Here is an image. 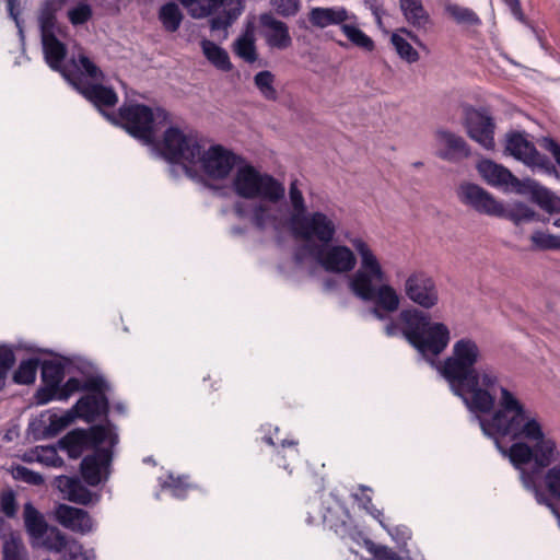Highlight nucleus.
<instances>
[{"instance_id": "nucleus-45", "label": "nucleus", "mask_w": 560, "mask_h": 560, "mask_svg": "<svg viewBox=\"0 0 560 560\" xmlns=\"http://www.w3.org/2000/svg\"><path fill=\"white\" fill-rule=\"evenodd\" d=\"M60 9L56 5L45 1L40 14H39V27H40V37H46L49 34H55L56 28V13Z\"/></svg>"}, {"instance_id": "nucleus-44", "label": "nucleus", "mask_w": 560, "mask_h": 560, "mask_svg": "<svg viewBox=\"0 0 560 560\" xmlns=\"http://www.w3.org/2000/svg\"><path fill=\"white\" fill-rule=\"evenodd\" d=\"M81 389V382L77 377H70L63 385L61 383L56 390L46 397L39 398V404L44 405L50 400H67L71 395Z\"/></svg>"}, {"instance_id": "nucleus-36", "label": "nucleus", "mask_w": 560, "mask_h": 560, "mask_svg": "<svg viewBox=\"0 0 560 560\" xmlns=\"http://www.w3.org/2000/svg\"><path fill=\"white\" fill-rule=\"evenodd\" d=\"M201 48L205 57L219 70L221 71H230L233 66L231 63L229 54L226 50L215 43L203 39L201 40Z\"/></svg>"}, {"instance_id": "nucleus-17", "label": "nucleus", "mask_w": 560, "mask_h": 560, "mask_svg": "<svg viewBox=\"0 0 560 560\" xmlns=\"http://www.w3.org/2000/svg\"><path fill=\"white\" fill-rule=\"evenodd\" d=\"M113 447L109 444L108 447L96 446L92 454L83 457L80 471L89 486L96 487L108 479L113 460Z\"/></svg>"}, {"instance_id": "nucleus-33", "label": "nucleus", "mask_w": 560, "mask_h": 560, "mask_svg": "<svg viewBox=\"0 0 560 560\" xmlns=\"http://www.w3.org/2000/svg\"><path fill=\"white\" fill-rule=\"evenodd\" d=\"M65 376L63 368L60 363L54 361H45L42 365V378L45 387L37 392V402L39 398L46 397L56 390L57 386L62 382Z\"/></svg>"}, {"instance_id": "nucleus-39", "label": "nucleus", "mask_w": 560, "mask_h": 560, "mask_svg": "<svg viewBox=\"0 0 560 560\" xmlns=\"http://www.w3.org/2000/svg\"><path fill=\"white\" fill-rule=\"evenodd\" d=\"M183 18L184 15L175 2H167L160 8L159 20L167 32H176Z\"/></svg>"}, {"instance_id": "nucleus-58", "label": "nucleus", "mask_w": 560, "mask_h": 560, "mask_svg": "<svg viewBox=\"0 0 560 560\" xmlns=\"http://www.w3.org/2000/svg\"><path fill=\"white\" fill-rule=\"evenodd\" d=\"M14 477L34 486H38L44 482L40 474L32 471L24 466H18L14 469Z\"/></svg>"}, {"instance_id": "nucleus-7", "label": "nucleus", "mask_w": 560, "mask_h": 560, "mask_svg": "<svg viewBox=\"0 0 560 560\" xmlns=\"http://www.w3.org/2000/svg\"><path fill=\"white\" fill-rule=\"evenodd\" d=\"M160 151L165 160L182 164L188 172L200 159L201 144L195 131L171 126L164 131Z\"/></svg>"}, {"instance_id": "nucleus-61", "label": "nucleus", "mask_w": 560, "mask_h": 560, "mask_svg": "<svg viewBox=\"0 0 560 560\" xmlns=\"http://www.w3.org/2000/svg\"><path fill=\"white\" fill-rule=\"evenodd\" d=\"M371 551L375 560H402L393 549L386 546H374Z\"/></svg>"}, {"instance_id": "nucleus-35", "label": "nucleus", "mask_w": 560, "mask_h": 560, "mask_svg": "<svg viewBox=\"0 0 560 560\" xmlns=\"http://www.w3.org/2000/svg\"><path fill=\"white\" fill-rule=\"evenodd\" d=\"M23 517L26 532L34 541L38 540L40 535H45L46 529L49 527L43 514L31 502L24 504Z\"/></svg>"}, {"instance_id": "nucleus-6", "label": "nucleus", "mask_w": 560, "mask_h": 560, "mask_svg": "<svg viewBox=\"0 0 560 560\" xmlns=\"http://www.w3.org/2000/svg\"><path fill=\"white\" fill-rule=\"evenodd\" d=\"M118 116L127 132L145 144L154 143L155 125L165 124L170 119V114L165 109H152L142 104L122 105Z\"/></svg>"}, {"instance_id": "nucleus-51", "label": "nucleus", "mask_w": 560, "mask_h": 560, "mask_svg": "<svg viewBox=\"0 0 560 560\" xmlns=\"http://www.w3.org/2000/svg\"><path fill=\"white\" fill-rule=\"evenodd\" d=\"M3 560H28L27 552L19 538L11 537L3 544Z\"/></svg>"}, {"instance_id": "nucleus-9", "label": "nucleus", "mask_w": 560, "mask_h": 560, "mask_svg": "<svg viewBox=\"0 0 560 560\" xmlns=\"http://www.w3.org/2000/svg\"><path fill=\"white\" fill-rule=\"evenodd\" d=\"M105 442L110 446H115L118 442V435L110 423L92 425L89 429H74L60 439L58 445L67 452L69 457L79 458L89 447H96Z\"/></svg>"}, {"instance_id": "nucleus-62", "label": "nucleus", "mask_w": 560, "mask_h": 560, "mask_svg": "<svg viewBox=\"0 0 560 560\" xmlns=\"http://www.w3.org/2000/svg\"><path fill=\"white\" fill-rule=\"evenodd\" d=\"M404 329H405V324H402L400 320H399V323H396L395 320L390 319L385 325L384 331H385L386 336L395 337L400 334L404 336Z\"/></svg>"}, {"instance_id": "nucleus-34", "label": "nucleus", "mask_w": 560, "mask_h": 560, "mask_svg": "<svg viewBox=\"0 0 560 560\" xmlns=\"http://www.w3.org/2000/svg\"><path fill=\"white\" fill-rule=\"evenodd\" d=\"M340 31L352 46L366 52H371L375 49L374 40L359 27L357 15L355 19H350L345 22Z\"/></svg>"}, {"instance_id": "nucleus-38", "label": "nucleus", "mask_w": 560, "mask_h": 560, "mask_svg": "<svg viewBox=\"0 0 560 560\" xmlns=\"http://www.w3.org/2000/svg\"><path fill=\"white\" fill-rule=\"evenodd\" d=\"M70 540L67 539L66 535L57 527H48L45 535H40L38 540L33 544L38 545L48 551L60 553L67 547Z\"/></svg>"}, {"instance_id": "nucleus-20", "label": "nucleus", "mask_w": 560, "mask_h": 560, "mask_svg": "<svg viewBox=\"0 0 560 560\" xmlns=\"http://www.w3.org/2000/svg\"><path fill=\"white\" fill-rule=\"evenodd\" d=\"M259 33L268 48L287 50L292 46V37L287 23L278 20L271 12L261 13L258 19Z\"/></svg>"}, {"instance_id": "nucleus-59", "label": "nucleus", "mask_w": 560, "mask_h": 560, "mask_svg": "<svg viewBox=\"0 0 560 560\" xmlns=\"http://www.w3.org/2000/svg\"><path fill=\"white\" fill-rule=\"evenodd\" d=\"M359 489L362 491V494H355V500L360 501L362 506L374 517H378L382 514V512L374 508L371 495L365 493L366 491H372V489L363 485H361Z\"/></svg>"}, {"instance_id": "nucleus-22", "label": "nucleus", "mask_w": 560, "mask_h": 560, "mask_svg": "<svg viewBox=\"0 0 560 560\" xmlns=\"http://www.w3.org/2000/svg\"><path fill=\"white\" fill-rule=\"evenodd\" d=\"M55 515L60 525L72 532L86 534L93 529V520L85 510L59 504Z\"/></svg>"}, {"instance_id": "nucleus-5", "label": "nucleus", "mask_w": 560, "mask_h": 560, "mask_svg": "<svg viewBox=\"0 0 560 560\" xmlns=\"http://www.w3.org/2000/svg\"><path fill=\"white\" fill-rule=\"evenodd\" d=\"M232 189L241 198L259 199L270 203L281 201L285 195L282 183L272 175L258 171L250 164L237 167L232 179Z\"/></svg>"}, {"instance_id": "nucleus-21", "label": "nucleus", "mask_w": 560, "mask_h": 560, "mask_svg": "<svg viewBox=\"0 0 560 560\" xmlns=\"http://www.w3.org/2000/svg\"><path fill=\"white\" fill-rule=\"evenodd\" d=\"M436 156L448 162H458L470 154L465 139L454 132L439 129L434 132Z\"/></svg>"}, {"instance_id": "nucleus-53", "label": "nucleus", "mask_w": 560, "mask_h": 560, "mask_svg": "<svg viewBox=\"0 0 560 560\" xmlns=\"http://www.w3.org/2000/svg\"><path fill=\"white\" fill-rule=\"evenodd\" d=\"M93 11L90 4L80 3L68 11V19L72 25H82L92 18Z\"/></svg>"}, {"instance_id": "nucleus-52", "label": "nucleus", "mask_w": 560, "mask_h": 560, "mask_svg": "<svg viewBox=\"0 0 560 560\" xmlns=\"http://www.w3.org/2000/svg\"><path fill=\"white\" fill-rule=\"evenodd\" d=\"M63 560H94L95 552L93 549L85 550L77 540L72 539L63 549Z\"/></svg>"}, {"instance_id": "nucleus-3", "label": "nucleus", "mask_w": 560, "mask_h": 560, "mask_svg": "<svg viewBox=\"0 0 560 560\" xmlns=\"http://www.w3.org/2000/svg\"><path fill=\"white\" fill-rule=\"evenodd\" d=\"M349 242L360 257V268L349 280L351 292L363 301H373L387 313L398 311L400 295L396 289L387 283L374 285L375 282H383L386 275L371 246L362 237L349 238Z\"/></svg>"}, {"instance_id": "nucleus-16", "label": "nucleus", "mask_w": 560, "mask_h": 560, "mask_svg": "<svg viewBox=\"0 0 560 560\" xmlns=\"http://www.w3.org/2000/svg\"><path fill=\"white\" fill-rule=\"evenodd\" d=\"M104 382L98 378H93L84 384L82 388L92 390L93 394H88L77 401L74 408L80 418L93 422L100 416L107 415L109 405L104 394Z\"/></svg>"}, {"instance_id": "nucleus-57", "label": "nucleus", "mask_w": 560, "mask_h": 560, "mask_svg": "<svg viewBox=\"0 0 560 560\" xmlns=\"http://www.w3.org/2000/svg\"><path fill=\"white\" fill-rule=\"evenodd\" d=\"M1 512L9 518H12L16 514V501L14 492L9 490L1 494L0 498Z\"/></svg>"}, {"instance_id": "nucleus-23", "label": "nucleus", "mask_w": 560, "mask_h": 560, "mask_svg": "<svg viewBox=\"0 0 560 560\" xmlns=\"http://www.w3.org/2000/svg\"><path fill=\"white\" fill-rule=\"evenodd\" d=\"M308 22L317 28H326L331 25H338L340 28L345 22L355 19V14L348 11L345 7H316L312 8L307 14Z\"/></svg>"}, {"instance_id": "nucleus-8", "label": "nucleus", "mask_w": 560, "mask_h": 560, "mask_svg": "<svg viewBox=\"0 0 560 560\" xmlns=\"http://www.w3.org/2000/svg\"><path fill=\"white\" fill-rule=\"evenodd\" d=\"M338 220L334 213L322 211L305 212L291 223V230L296 238H301L310 246H326L330 244L338 231Z\"/></svg>"}, {"instance_id": "nucleus-42", "label": "nucleus", "mask_w": 560, "mask_h": 560, "mask_svg": "<svg viewBox=\"0 0 560 560\" xmlns=\"http://www.w3.org/2000/svg\"><path fill=\"white\" fill-rule=\"evenodd\" d=\"M535 215L536 213L532 208L521 202L513 205L509 209L502 206V214H495V217L505 218L516 225L534 220Z\"/></svg>"}, {"instance_id": "nucleus-47", "label": "nucleus", "mask_w": 560, "mask_h": 560, "mask_svg": "<svg viewBox=\"0 0 560 560\" xmlns=\"http://www.w3.org/2000/svg\"><path fill=\"white\" fill-rule=\"evenodd\" d=\"M38 363L37 359L22 361L13 374V381L16 384H32L36 378Z\"/></svg>"}, {"instance_id": "nucleus-25", "label": "nucleus", "mask_w": 560, "mask_h": 560, "mask_svg": "<svg viewBox=\"0 0 560 560\" xmlns=\"http://www.w3.org/2000/svg\"><path fill=\"white\" fill-rule=\"evenodd\" d=\"M78 91L97 107L108 120H115L112 115L102 110V107H113L118 102V96L112 88L98 83H86L79 85Z\"/></svg>"}, {"instance_id": "nucleus-27", "label": "nucleus", "mask_w": 560, "mask_h": 560, "mask_svg": "<svg viewBox=\"0 0 560 560\" xmlns=\"http://www.w3.org/2000/svg\"><path fill=\"white\" fill-rule=\"evenodd\" d=\"M212 13H218L210 20L211 31H226L242 13L241 0H217Z\"/></svg>"}, {"instance_id": "nucleus-19", "label": "nucleus", "mask_w": 560, "mask_h": 560, "mask_svg": "<svg viewBox=\"0 0 560 560\" xmlns=\"http://www.w3.org/2000/svg\"><path fill=\"white\" fill-rule=\"evenodd\" d=\"M515 441L516 442L513 443L508 451L509 458H510L511 463L513 464V466L520 470L521 480H522L524 488L528 491H532L534 493V495L536 497V489L539 492H542L540 489V486L538 483V479H539L538 470L533 469L530 471H527L524 468V465H527L528 463L534 460V456H533L534 451L527 441H525V440H515Z\"/></svg>"}, {"instance_id": "nucleus-32", "label": "nucleus", "mask_w": 560, "mask_h": 560, "mask_svg": "<svg viewBox=\"0 0 560 560\" xmlns=\"http://www.w3.org/2000/svg\"><path fill=\"white\" fill-rule=\"evenodd\" d=\"M399 33L405 34L413 43L420 45L418 36L406 27L399 28L398 33H393L390 36V43L398 56L409 63L417 62L419 60V52Z\"/></svg>"}, {"instance_id": "nucleus-15", "label": "nucleus", "mask_w": 560, "mask_h": 560, "mask_svg": "<svg viewBox=\"0 0 560 560\" xmlns=\"http://www.w3.org/2000/svg\"><path fill=\"white\" fill-rule=\"evenodd\" d=\"M238 156L220 144L211 145L200 152L198 163L206 175L213 179L228 177L237 164Z\"/></svg>"}, {"instance_id": "nucleus-55", "label": "nucleus", "mask_w": 560, "mask_h": 560, "mask_svg": "<svg viewBox=\"0 0 560 560\" xmlns=\"http://www.w3.org/2000/svg\"><path fill=\"white\" fill-rule=\"evenodd\" d=\"M15 357L10 348H0V389L4 386V380L9 370L13 366Z\"/></svg>"}, {"instance_id": "nucleus-11", "label": "nucleus", "mask_w": 560, "mask_h": 560, "mask_svg": "<svg viewBox=\"0 0 560 560\" xmlns=\"http://www.w3.org/2000/svg\"><path fill=\"white\" fill-rule=\"evenodd\" d=\"M310 253L325 271L331 273L351 272L358 261L353 249L342 244L311 246Z\"/></svg>"}, {"instance_id": "nucleus-1", "label": "nucleus", "mask_w": 560, "mask_h": 560, "mask_svg": "<svg viewBox=\"0 0 560 560\" xmlns=\"http://www.w3.org/2000/svg\"><path fill=\"white\" fill-rule=\"evenodd\" d=\"M482 350L476 339L462 337L456 340L451 354L438 368L453 393L460 397L469 411L488 415L494 410L500 376L492 366L476 368Z\"/></svg>"}, {"instance_id": "nucleus-37", "label": "nucleus", "mask_w": 560, "mask_h": 560, "mask_svg": "<svg viewBox=\"0 0 560 560\" xmlns=\"http://www.w3.org/2000/svg\"><path fill=\"white\" fill-rule=\"evenodd\" d=\"M532 199L547 212H560V198L535 182H529Z\"/></svg>"}, {"instance_id": "nucleus-2", "label": "nucleus", "mask_w": 560, "mask_h": 560, "mask_svg": "<svg viewBox=\"0 0 560 560\" xmlns=\"http://www.w3.org/2000/svg\"><path fill=\"white\" fill-rule=\"evenodd\" d=\"M487 436L503 435L532 442L536 469L549 467L560 459L557 442L547 436L538 417L506 387L500 388L499 408L489 418L477 417Z\"/></svg>"}, {"instance_id": "nucleus-30", "label": "nucleus", "mask_w": 560, "mask_h": 560, "mask_svg": "<svg viewBox=\"0 0 560 560\" xmlns=\"http://www.w3.org/2000/svg\"><path fill=\"white\" fill-rule=\"evenodd\" d=\"M43 52L47 65L55 71H61L62 62L67 56V47L56 34L42 37Z\"/></svg>"}, {"instance_id": "nucleus-28", "label": "nucleus", "mask_w": 560, "mask_h": 560, "mask_svg": "<svg viewBox=\"0 0 560 560\" xmlns=\"http://www.w3.org/2000/svg\"><path fill=\"white\" fill-rule=\"evenodd\" d=\"M56 486L63 494V498L71 502L82 505L92 502V492L78 477L59 476L56 478Z\"/></svg>"}, {"instance_id": "nucleus-64", "label": "nucleus", "mask_w": 560, "mask_h": 560, "mask_svg": "<svg viewBox=\"0 0 560 560\" xmlns=\"http://www.w3.org/2000/svg\"><path fill=\"white\" fill-rule=\"evenodd\" d=\"M172 488V494L176 498H184L186 493V488L182 486L179 479L177 481H174L171 485Z\"/></svg>"}, {"instance_id": "nucleus-56", "label": "nucleus", "mask_w": 560, "mask_h": 560, "mask_svg": "<svg viewBox=\"0 0 560 560\" xmlns=\"http://www.w3.org/2000/svg\"><path fill=\"white\" fill-rule=\"evenodd\" d=\"M180 3L185 7H192L195 4L198 5L197 11L192 12V15L195 18H205L208 15H211L213 12V9H215V1L217 0H179Z\"/></svg>"}, {"instance_id": "nucleus-41", "label": "nucleus", "mask_w": 560, "mask_h": 560, "mask_svg": "<svg viewBox=\"0 0 560 560\" xmlns=\"http://www.w3.org/2000/svg\"><path fill=\"white\" fill-rule=\"evenodd\" d=\"M26 460H36L46 466L61 467L63 459L58 455L57 448L54 446H36L28 455Z\"/></svg>"}, {"instance_id": "nucleus-31", "label": "nucleus", "mask_w": 560, "mask_h": 560, "mask_svg": "<svg viewBox=\"0 0 560 560\" xmlns=\"http://www.w3.org/2000/svg\"><path fill=\"white\" fill-rule=\"evenodd\" d=\"M233 54L248 65L258 60L256 38L253 30H246L232 44Z\"/></svg>"}, {"instance_id": "nucleus-26", "label": "nucleus", "mask_w": 560, "mask_h": 560, "mask_svg": "<svg viewBox=\"0 0 560 560\" xmlns=\"http://www.w3.org/2000/svg\"><path fill=\"white\" fill-rule=\"evenodd\" d=\"M250 221L260 231L271 229L279 232L283 228L281 210L262 200L253 206Z\"/></svg>"}, {"instance_id": "nucleus-43", "label": "nucleus", "mask_w": 560, "mask_h": 560, "mask_svg": "<svg viewBox=\"0 0 560 560\" xmlns=\"http://www.w3.org/2000/svg\"><path fill=\"white\" fill-rule=\"evenodd\" d=\"M255 86L259 93L268 101H276L278 93L273 86L275 75L268 70L259 71L254 77Z\"/></svg>"}, {"instance_id": "nucleus-18", "label": "nucleus", "mask_w": 560, "mask_h": 560, "mask_svg": "<svg viewBox=\"0 0 560 560\" xmlns=\"http://www.w3.org/2000/svg\"><path fill=\"white\" fill-rule=\"evenodd\" d=\"M464 125L468 136L487 150L494 148V122L486 110L472 108L470 106L464 109Z\"/></svg>"}, {"instance_id": "nucleus-12", "label": "nucleus", "mask_w": 560, "mask_h": 560, "mask_svg": "<svg viewBox=\"0 0 560 560\" xmlns=\"http://www.w3.org/2000/svg\"><path fill=\"white\" fill-rule=\"evenodd\" d=\"M406 298L423 310H431L439 304L440 294L434 279L421 270L408 275L404 283Z\"/></svg>"}, {"instance_id": "nucleus-63", "label": "nucleus", "mask_w": 560, "mask_h": 560, "mask_svg": "<svg viewBox=\"0 0 560 560\" xmlns=\"http://www.w3.org/2000/svg\"><path fill=\"white\" fill-rule=\"evenodd\" d=\"M510 9L513 16L520 22L525 21V15L523 13L521 1L520 0H502Z\"/></svg>"}, {"instance_id": "nucleus-13", "label": "nucleus", "mask_w": 560, "mask_h": 560, "mask_svg": "<svg viewBox=\"0 0 560 560\" xmlns=\"http://www.w3.org/2000/svg\"><path fill=\"white\" fill-rule=\"evenodd\" d=\"M306 522L308 524H317L322 522L341 538H346L351 535V516L339 503L323 506L322 509L319 504L312 502L308 505Z\"/></svg>"}, {"instance_id": "nucleus-49", "label": "nucleus", "mask_w": 560, "mask_h": 560, "mask_svg": "<svg viewBox=\"0 0 560 560\" xmlns=\"http://www.w3.org/2000/svg\"><path fill=\"white\" fill-rule=\"evenodd\" d=\"M446 12L459 24L479 25V16L468 8L458 4H447Z\"/></svg>"}, {"instance_id": "nucleus-60", "label": "nucleus", "mask_w": 560, "mask_h": 560, "mask_svg": "<svg viewBox=\"0 0 560 560\" xmlns=\"http://www.w3.org/2000/svg\"><path fill=\"white\" fill-rule=\"evenodd\" d=\"M540 147L551 154L558 167L560 168V144L552 138H542L540 141Z\"/></svg>"}, {"instance_id": "nucleus-14", "label": "nucleus", "mask_w": 560, "mask_h": 560, "mask_svg": "<svg viewBox=\"0 0 560 560\" xmlns=\"http://www.w3.org/2000/svg\"><path fill=\"white\" fill-rule=\"evenodd\" d=\"M456 196L460 203L479 213L491 217L502 214V203L477 184L469 182L462 183L456 190Z\"/></svg>"}, {"instance_id": "nucleus-54", "label": "nucleus", "mask_w": 560, "mask_h": 560, "mask_svg": "<svg viewBox=\"0 0 560 560\" xmlns=\"http://www.w3.org/2000/svg\"><path fill=\"white\" fill-rule=\"evenodd\" d=\"M276 12L283 18H291L298 14L301 9L300 0H271Z\"/></svg>"}, {"instance_id": "nucleus-10", "label": "nucleus", "mask_w": 560, "mask_h": 560, "mask_svg": "<svg viewBox=\"0 0 560 560\" xmlns=\"http://www.w3.org/2000/svg\"><path fill=\"white\" fill-rule=\"evenodd\" d=\"M505 150L515 159L522 161L533 171L559 177V173L551 161L540 152L535 145L526 139L524 133L513 132L508 136Z\"/></svg>"}, {"instance_id": "nucleus-4", "label": "nucleus", "mask_w": 560, "mask_h": 560, "mask_svg": "<svg viewBox=\"0 0 560 560\" xmlns=\"http://www.w3.org/2000/svg\"><path fill=\"white\" fill-rule=\"evenodd\" d=\"M398 319L405 324L404 337L421 354L438 357L447 348L451 331L444 323L418 308L402 310Z\"/></svg>"}, {"instance_id": "nucleus-40", "label": "nucleus", "mask_w": 560, "mask_h": 560, "mask_svg": "<svg viewBox=\"0 0 560 560\" xmlns=\"http://www.w3.org/2000/svg\"><path fill=\"white\" fill-rule=\"evenodd\" d=\"M289 200L292 208L290 224L303 215L306 211L305 199L298 178L291 180L289 186Z\"/></svg>"}, {"instance_id": "nucleus-46", "label": "nucleus", "mask_w": 560, "mask_h": 560, "mask_svg": "<svg viewBox=\"0 0 560 560\" xmlns=\"http://www.w3.org/2000/svg\"><path fill=\"white\" fill-rule=\"evenodd\" d=\"M72 62L82 75L94 81L104 79L102 70L86 55L80 52L77 58L72 59Z\"/></svg>"}, {"instance_id": "nucleus-50", "label": "nucleus", "mask_w": 560, "mask_h": 560, "mask_svg": "<svg viewBox=\"0 0 560 560\" xmlns=\"http://www.w3.org/2000/svg\"><path fill=\"white\" fill-rule=\"evenodd\" d=\"M530 241L534 248L540 250L560 249V236L536 231L532 234Z\"/></svg>"}, {"instance_id": "nucleus-24", "label": "nucleus", "mask_w": 560, "mask_h": 560, "mask_svg": "<svg viewBox=\"0 0 560 560\" xmlns=\"http://www.w3.org/2000/svg\"><path fill=\"white\" fill-rule=\"evenodd\" d=\"M481 177L491 186L502 188H518L520 180L504 166L490 160H483L478 164Z\"/></svg>"}, {"instance_id": "nucleus-48", "label": "nucleus", "mask_w": 560, "mask_h": 560, "mask_svg": "<svg viewBox=\"0 0 560 560\" xmlns=\"http://www.w3.org/2000/svg\"><path fill=\"white\" fill-rule=\"evenodd\" d=\"M73 421V416L70 413H66L62 416H58L56 413H51L48 416V424L45 425L42 434L44 438H52L65 430L68 425Z\"/></svg>"}, {"instance_id": "nucleus-29", "label": "nucleus", "mask_w": 560, "mask_h": 560, "mask_svg": "<svg viewBox=\"0 0 560 560\" xmlns=\"http://www.w3.org/2000/svg\"><path fill=\"white\" fill-rule=\"evenodd\" d=\"M401 13L409 25L427 31L431 25V18L421 0H399Z\"/></svg>"}]
</instances>
